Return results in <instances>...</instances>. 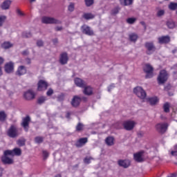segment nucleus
Here are the masks:
<instances>
[{
	"mask_svg": "<svg viewBox=\"0 0 177 177\" xmlns=\"http://www.w3.org/2000/svg\"><path fill=\"white\" fill-rule=\"evenodd\" d=\"M12 155H13V152H12V151H10V150L4 151L3 156L1 157V161L3 164H4L5 165H10L13 164V159L8 157V156H12Z\"/></svg>",
	"mask_w": 177,
	"mask_h": 177,
	"instance_id": "nucleus-1",
	"label": "nucleus"
},
{
	"mask_svg": "<svg viewBox=\"0 0 177 177\" xmlns=\"http://www.w3.org/2000/svg\"><path fill=\"white\" fill-rule=\"evenodd\" d=\"M158 84L159 85H162L168 81V72L165 70H161L157 77Z\"/></svg>",
	"mask_w": 177,
	"mask_h": 177,
	"instance_id": "nucleus-2",
	"label": "nucleus"
},
{
	"mask_svg": "<svg viewBox=\"0 0 177 177\" xmlns=\"http://www.w3.org/2000/svg\"><path fill=\"white\" fill-rule=\"evenodd\" d=\"M6 133L9 138L15 139V138H17V136H19V129L16 125L12 124L7 130Z\"/></svg>",
	"mask_w": 177,
	"mask_h": 177,
	"instance_id": "nucleus-3",
	"label": "nucleus"
},
{
	"mask_svg": "<svg viewBox=\"0 0 177 177\" xmlns=\"http://www.w3.org/2000/svg\"><path fill=\"white\" fill-rule=\"evenodd\" d=\"M143 71L145 73V78H153L154 74V68L150 64H146L143 67Z\"/></svg>",
	"mask_w": 177,
	"mask_h": 177,
	"instance_id": "nucleus-4",
	"label": "nucleus"
},
{
	"mask_svg": "<svg viewBox=\"0 0 177 177\" xmlns=\"http://www.w3.org/2000/svg\"><path fill=\"white\" fill-rule=\"evenodd\" d=\"M41 21L44 24H62V21L49 17H43Z\"/></svg>",
	"mask_w": 177,
	"mask_h": 177,
	"instance_id": "nucleus-5",
	"label": "nucleus"
},
{
	"mask_svg": "<svg viewBox=\"0 0 177 177\" xmlns=\"http://www.w3.org/2000/svg\"><path fill=\"white\" fill-rule=\"evenodd\" d=\"M145 47L147 49V55H153V53L156 52V46H154V43H153L152 41L146 42L145 44Z\"/></svg>",
	"mask_w": 177,
	"mask_h": 177,
	"instance_id": "nucleus-6",
	"label": "nucleus"
},
{
	"mask_svg": "<svg viewBox=\"0 0 177 177\" xmlns=\"http://www.w3.org/2000/svg\"><path fill=\"white\" fill-rule=\"evenodd\" d=\"M134 93L138 96V97H140V99H145L147 94L146 91L143 90V88L140 86H137L133 89Z\"/></svg>",
	"mask_w": 177,
	"mask_h": 177,
	"instance_id": "nucleus-7",
	"label": "nucleus"
},
{
	"mask_svg": "<svg viewBox=\"0 0 177 177\" xmlns=\"http://www.w3.org/2000/svg\"><path fill=\"white\" fill-rule=\"evenodd\" d=\"M30 122L31 118H30L29 115H26L25 118L22 119V122L21 123V125L24 128L25 132H28Z\"/></svg>",
	"mask_w": 177,
	"mask_h": 177,
	"instance_id": "nucleus-8",
	"label": "nucleus"
},
{
	"mask_svg": "<svg viewBox=\"0 0 177 177\" xmlns=\"http://www.w3.org/2000/svg\"><path fill=\"white\" fill-rule=\"evenodd\" d=\"M155 128L158 133H165L168 129V123H158Z\"/></svg>",
	"mask_w": 177,
	"mask_h": 177,
	"instance_id": "nucleus-9",
	"label": "nucleus"
},
{
	"mask_svg": "<svg viewBox=\"0 0 177 177\" xmlns=\"http://www.w3.org/2000/svg\"><path fill=\"white\" fill-rule=\"evenodd\" d=\"M48 82H46L45 80H40L37 83V91H39V92L46 91L48 89Z\"/></svg>",
	"mask_w": 177,
	"mask_h": 177,
	"instance_id": "nucleus-10",
	"label": "nucleus"
},
{
	"mask_svg": "<svg viewBox=\"0 0 177 177\" xmlns=\"http://www.w3.org/2000/svg\"><path fill=\"white\" fill-rule=\"evenodd\" d=\"M59 62L62 66L67 64L68 63V54L66 52L62 53L59 55Z\"/></svg>",
	"mask_w": 177,
	"mask_h": 177,
	"instance_id": "nucleus-11",
	"label": "nucleus"
},
{
	"mask_svg": "<svg viewBox=\"0 0 177 177\" xmlns=\"http://www.w3.org/2000/svg\"><path fill=\"white\" fill-rule=\"evenodd\" d=\"M81 30L83 34H85V35L92 36L95 35L91 27L86 24L82 26Z\"/></svg>",
	"mask_w": 177,
	"mask_h": 177,
	"instance_id": "nucleus-12",
	"label": "nucleus"
},
{
	"mask_svg": "<svg viewBox=\"0 0 177 177\" xmlns=\"http://www.w3.org/2000/svg\"><path fill=\"white\" fill-rule=\"evenodd\" d=\"M136 123L134 121L127 120L124 122L123 127L126 131H132Z\"/></svg>",
	"mask_w": 177,
	"mask_h": 177,
	"instance_id": "nucleus-13",
	"label": "nucleus"
},
{
	"mask_svg": "<svg viewBox=\"0 0 177 177\" xmlns=\"http://www.w3.org/2000/svg\"><path fill=\"white\" fill-rule=\"evenodd\" d=\"M24 97L26 100H32L33 99H35V93H34L32 90H28L24 93Z\"/></svg>",
	"mask_w": 177,
	"mask_h": 177,
	"instance_id": "nucleus-14",
	"label": "nucleus"
},
{
	"mask_svg": "<svg viewBox=\"0 0 177 177\" xmlns=\"http://www.w3.org/2000/svg\"><path fill=\"white\" fill-rule=\"evenodd\" d=\"M118 165L122 168H129L131 166V160L128 159L118 160Z\"/></svg>",
	"mask_w": 177,
	"mask_h": 177,
	"instance_id": "nucleus-15",
	"label": "nucleus"
},
{
	"mask_svg": "<svg viewBox=\"0 0 177 177\" xmlns=\"http://www.w3.org/2000/svg\"><path fill=\"white\" fill-rule=\"evenodd\" d=\"M4 69L6 73L10 74V73H13L15 70V64L12 62H8L5 64Z\"/></svg>",
	"mask_w": 177,
	"mask_h": 177,
	"instance_id": "nucleus-16",
	"label": "nucleus"
},
{
	"mask_svg": "<svg viewBox=\"0 0 177 177\" xmlns=\"http://www.w3.org/2000/svg\"><path fill=\"white\" fill-rule=\"evenodd\" d=\"M71 104L73 106V107H78V106L81 104V97L74 95L71 100Z\"/></svg>",
	"mask_w": 177,
	"mask_h": 177,
	"instance_id": "nucleus-17",
	"label": "nucleus"
},
{
	"mask_svg": "<svg viewBox=\"0 0 177 177\" xmlns=\"http://www.w3.org/2000/svg\"><path fill=\"white\" fill-rule=\"evenodd\" d=\"M74 82L76 86H78L79 88H85V86H86V82L82 80V79L81 78H79V77L75 78Z\"/></svg>",
	"mask_w": 177,
	"mask_h": 177,
	"instance_id": "nucleus-18",
	"label": "nucleus"
},
{
	"mask_svg": "<svg viewBox=\"0 0 177 177\" xmlns=\"http://www.w3.org/2000/svg\"><path fill=\"white\" fill-rule=\"evenodd\" d=\"M83 88V93L86 96H92L93 95V88L92 86L86 85Z\"/></svg>",
	"mask_w": 177,
	"mask_h": 177,
	"instance_id": "nucleus-19",
	"label": "nucleus"
},
{
	"mask_svg": "<svg viewBox=\"0 0 177 177\" xmlns=\"http://www.w3.org/2000/svg\"><path fill=\"white\" fill-rule=\"evenodd\" d=\"M143 154H145V151H140L136 153L133 154L134 160L137 162H143Z\"/></svg>",
	"mask_w": 177,
	"mask_h": 177,
	"instance_id": "nucleus-20",
	"label": "nucleus"
},
{
	"mask_svg": "<svg viewBox=\"0 0 177 177\" xmlns=\"http://www.w3.org/2000/svg\"><path fill=\"white\" fill-rule=\"evenodd\" d=\"M88 143V138H80L76 143L75 144V146L76 147H82V146H85Z\"/></svg>",
	"mask_w": 177,
	"mask_h": 177,
	"instance_id": "nucleus-21",
	"label": "nucleus"
},
{
	"mask_svg": "<svg viewBox=\"0 0 177 177\" xmlns=\"http://www.w3.org/2000/svg\"><path fill=\"white\" fill-rule=\"evenodd\" d=\"M158 41L159 44H169L171 42V37L168 35L166 36H162L158 37Z\"/></svg>",
	"mask_w": 177,
	"mask_h": 177,
	"instance_id": "nucleus-22",
	"label": "nucleus"
},
{
	"mask_svg": "<svg viewBox=\"0 0 177 177\" xmlns=\"http://www.w3.org/2000/svg\"><path fill=\"white\" fill-rule=\"evenodd\" d=\"M27 73V69L24 66H20L18 67L16 71V75H19V77H21V75H24V74Z\"/></svg>",
	"mask_w": 177,
	"mask_h": 177,
	"instance_id": "nucleus-23",
	"label": "nucleus"
},
{
	"mask_svg": "<svg viewBox=\"0 0 177 177\" xmlns=\"http://www.w3.org/2000/svg\"><path fill=\"white\" fill-rule=\"evenodd\" d=\"M11 3H12V1L10 0H6L1 5V8L3 10H8V9L10 8Z\"/></svg>",
	"mask_w": 177,
	"mask_h": 177,
	"instance_id": "nucleus-24",
	"label": "nucleus"
},
{
	"mask_svg": "<svg viewBox=\"0 0 177 177\" xmlns=\"http://www.w3.org/2000/svg\"><path fill=\"white\" fill-rule=\"evenodd\" d=\"M105 143L107 146H114V138L109 136L105 139Z\"/></svg>",
	"mask_w": 177,
	"mask_h": 177,
	"instance_id": "nucleus-25",
	"label": "nucleus"
},
{
	"mask_svg": "<svg viewBox=\"0 0 177 177\" xmlns=\"http://www.w3.org/2000/svg\"><path fill=\"white\" fill-rule=\"evenodd\" d=\"M10 151L12 153V155H11L12 157L15 156H21V149L20 148H15L12 150H10Z\"/></svg>",
	"mask_w": 177,
	"mask_h": 177,
	"instance_id": "nucleus-26",
	"label": "nucleus"
},
{
	"mask_svg": "<svg viewBox=\"0 0 177 177\" xmlns=\"http://www.w3.org/2000/svg\"><path fill=\"white\" fill-rule=\"evenodd\" d=\"M148 102L150 103L151 106H154L155 104H157L158 103L159 100L157 97H153L148 99Z\"/></svg>",
	"mask_w": 177,
	"mask_h": 177,
	"instance_id": "nucleus-27",
	"label": "nucleus"
},
{
	"mask_svg": "<svg viewBox=\"0 0 177 177\" xmlns=\"http://www.w3.org/2000/svg\"><path fill=\"white\" fill-rule=\"evenodd\" d=\"M129 40L131 42H136L138 41V38H139V36L136 33H131L129 35Z\"/></svg>",
	"mask_w": 177,
	"mask_h": 177,
	"instance_id": "nucleus-28",
	"label": "nucleus"
},
{
	"mask_svg": "<svg viewBox=\"0 0 177 177\" xmlns=\"http://www.w3.org/2000/svg\"><path fill=\"white\" fill-rule=\"evenodd\" d=\"M12 46H13V44L10 43V41H4L1 44V48H3V49H9L12 48Z\"/></svg>",
	"mask_w": 177,
	"mask_h": 177,
	"instance_id": "nucleus-29",
	"label": "nucleus"
},
{
	"mask_svg": "<svg viewBox=\"0 0 177 177\" xmlns=\"http://www.w3.org/2000/svg\"><path fill=\"white\" fill-rule=\"evenodd\" d=\"M83 17L86 20H92V19H95V15L92 13H84Z\"/></svg>",
	"mask_w": 177,
	"mask_h": 177,
	"instance_id": "nucleus-30",
	"label": "nucleus"
},
{
	"mask_svg": "<svg viewBox=\"0 0 177 177\" xmlns=\"http://www.w3.org/2000/svg\"><path fill=\"white\" fill-rule=\"evenodd\" d=\"M166 24L168 28H170V29L175 28V27H176V24H175V21L172 20L167 21Z\"/></svg>",
	"mask_w": 177,
	"mask_h": 177,
	"instance_id": "nucleus-31",
	"label": "nucleus"
},
{
	"mask_svg": "<svg viewBox=\"0 0 177 177\" xmlns=\"http://www.w3.org/2000/svg\"><path fill=\"white\" fill-rule=\"evenodd\" d=\"M46 100H48L46 97H45V96H40L37 99V104H39L41 106V104H44V103H45Z\"/></svg>",
	"mask_w": 177,
	"mask_h": 177,
	"instance_id": "nucleus-32",
	"label": "nucleus"
},
{
	"mask_svg": "<svg viewBox=\"0 0 177 177\" xmlns=\"http://www.w3.org/2000/svg\"><path fill=\"white\" fill-rule=\"evenodd\" d=\"M171 107V104L169 102H165L163 104V110L165 113H169V108Z\"/></svg>",
	"mask_w": 177,
	"mask_h": 177,
	"instance_id": "nucleus-33",
	"label": "nucleus"
},
{
	"mask_svg": "<svg viewBox=\"0 0 177 177\" xmlns=\"http://www.w3.org/2000/svg\"><path fill=\"white\" fill-rule=\"evenodd\" d=\"M17 145L19 146V147H22V146H26V139L22 138L19 139L17 141Z\"/></svg>",
	"mask_w": 177,
	"mask_h": 177,
	"instance_id": "nucleus-34",
	"label": "nucleus"
},
{
	"mask_svg": "<svg viewBox=\"0 0 177 177\" xmlns=\"http://www.w3.org/2000/svg\"><path fill=\"white\" fill-rule=\"evenodd\" d=\"M169 9L170 10H176V9H177V3L171 2L169 5Z\"/></svg>",
	"mask_w": 177,
	"mask_h": 177,
	"instance_id": "nucleus-35",
	"label": "nucleus"
},
{
	"mask_svg": "<svg viewBox=\"0 0 177 177\" xmlns=\"http://www.w3.org/2000/svg\"><path fill=\"white\" fill-rule=\"evenodd\" d=\"M84 130V124L79 122L76 126V131L81 132V131Z\"/></svg>",
	"mask_w": 177,
	"mask_h": 177,
	"instance_id": "nucleus-36",
	"label": "nucleus"
},
{
	"mask_svg": "<svg viewBox=\"0 0 177 177\" xmlns=\"http://www.w3.org/2000/svg\"><path fill=\"white\" fill-rule=\"evenodd\" d=\"M35 142L37 144H41L42 142H44V138L41 136H37L35 138Z\"/></svg>",
	"mask_w": 177,
	"mask_h": 177,
	"instance_id": "nucleus-37",
	"label": "nucleus"
},
{
	"mask_svg": "<svg viewBox=\"0 0 177 177\" xmlns=\"http://www.w3.org/2000/svg\"><path fill=\"white\" fill-rule=\"evenodd\" d=\"M6 120V113L5 111H0V121H5Z\"/></svg>",
	"mask_w": 177,
	"mask_h": 177,
	"instance_id": "nucleus-38",
	"label": "nucleus"
},
{
	"mask_svg": "<svg viewBox=\"0 0 177 177\" xmlns=\"http://www.w3.org/2000/svg\"><path fill=\"white\" fill-rule=\"evenodd\" d=\"M32 35L30 32H24L22 33L23 38H31Z\"/></svg>",
	"mask_w": 177,
	"mask_h": 177,
	"instance_id": "nucleus-39",
	"label": "nucleus"
},
{
	"mask_svg": "<svg viewBox=\"0 0 177 177\" xmlns=\"http://www.w3.org/2000/svg\"><path fill=\"white\" fill-rule=\"evenodd\" d=\"M119 12H120V8L116 7L111 10V15L113 16H115V15H118Z\"/></svg>",
	"mask_w": 177,
	"mask_h": 177,
	"instance_id": "nucleus-40",
	"label": "nucleus"
},
{
	"mask_svg": "<svg viewBox=\"0 0 177 177\" xmlns=\"http://www.w3.org/2000/svg\"><path fill=\"white\" fill-rule=\"evenodd\" d=\"M84 2L86 3V6H87L88 8H89V6H92V5H93L94 3L93 0H84Z\"/></svg>",
	"mask_w": 177,
	"mask_h": 177,
	"instance_id": "nucleus-41",
	"label": "nucleus"
},
{
	"mask_svg": "<svg viewBox=\"0 0 177 177\" xmlns=\"http://www.w3.org/2000/svg\"><path fill=\"white\" fill-rule=\"evenodd\" d=\"M42 154H43L44 160H46L48 158V157H49V152H48V151H46V150H43Z\"/></svg>",
	"mask_w": 177,
	"mask_h": 177,
	"instance_id": "nucleus-42",
	"label": "nucleus"
},
{
	"mask_svg": "<svg viewBox=\"0 0 177 177\" xmlns=\"http://www.w3.org/2000/svg\"><path fill=\"white\" fill-rule=\"evenodd\" d=\"M133 3V0H124V6H129Z\"/></svg>",
	"mask_w": 177,
	"mask_h": 177,
	"instance_id": "nucleus-43",
	"label": "nucleus"
},
{
	"mask_svg": "<svg viewBox=\"0 0 177 177\" xmlns=\"http://www.w3.org/2000/svg\"><path fill=\"white\" fill-rule=\"evenodd\" d=\"M135 21H136V18H128L127 19V23H128V24H133Z\"/></svg>",
	"mask_w": 177,
	"mask_h": 177,
	"instance_id": "nucleus-44",
	"label": "nucleus"
},
{
	"mask_svg": "<svg viewBox=\"0 0 177 177\" xmlns=\"http://www.w3.org/2000/svg\"><path fill=\"white\" fill-rule=\"evenodd\" d=\"M75 9V4L74 3H71L70 5L68 6V10L69 12H74Z\"/></svg>",
	"mask_w": 177,
	"mask_h": 177,
	"instance_id": "nucleus-45",
	"label": "nucleus"
},
{
	"mask_svg": "<svg viewBox=\"0 0 177 177\" xmlns=\"http://www.w3.org/2000/svg\"><path fill=\"white\" fill-rule=\"evenodd\" d=\"M91 160H93L92 157H86L84 159V164H91Z\"/></svg>",
	"mask_w": 177,
	"mask_h": 177,
	"instance_id": "nucleus-46",
	"label": "nucleus"
},
{
	"mask_svg": "<svg viewBox=\"0 0 177 177\" xmlns=\"http://www.w3.org/2000/svg\"><path fill=\"white\" fill-rule=\"evenodd\" d=\"M5 20H6V17L5 16L0 17V27H2V26H3V23H5Z\"/></svg>",
	"mask_w": 177,
	"mask_h": 177,
	"instance_id": "nucleus-47",
	"label": "nucleus"
},
{
	"mask_svg": "<svg viewBox=\"0 0 177 177\" xmlns=\"http://www.w3.org/2000/svg\"><path fill=\"white\" fill-rule=\"evenodd\" d=\"M58 102H63V100H64V94H61L57 96V97Z\"/></svg>",
	"mask_w": 177,
	"mask_h": 177,
	"instance_id": "nucleus-48",
	"label": "nucleus"
},
{
	"mask_svg": "<svg viewBox=\"0 0 177 177\" xmlns=\"http://www.w3.org/2000/svg\"><path fill=\"white\" fill-rule=\"evenodd\" d=\"M165 13V11H164V10H160L158 11L157 16L158 17H161V16H164Z\"/></svg>",
	"mask_w": 177,
	"mask_h": 177,
	"instance_id": "nucleus-49",
	"label": "nucleus"
},
{
	"mask_svg": "<svg viewBox=\"0 0 177 177\" xmlns=\"http://www.w3.org/2000/svg\"><path fill=\"white\" fill-rule=\"evenodd\" d=\"M54 93L53 89L49 88L48 91L46 92V95L48 96H52V95Z\"/></svg>",
	"mask_w": 177,
	"mask_h": 177,
	"instance_id": "nucleus-50",
	"label": "nucleus"
},
{
	"mask_svg": "<svg viewBox=\"0 0 177 177\" xmlns=\"http://www.w3.org/2000/svg\"><path fill=\"white\" fill-rule=\"evenodd\" d=\"M37 46H44V41L42 40H38L37 41Z\"/></svg>",
	"mask_w": 177,
	"mask_h": 177,
	"instance_id": "nucleus-51",
	"label": "nucleus"
},
{
	"mask_svg": "<svg viewBox=\"0 0 177 177\" xmlns=\"http://www.w3.org/2000/svg\"><path fill=\"white\" fill-rule=\"evenodd\" d=\"M81 98V102H88V97H85V96H83Z\"/></svg>",
	"mask_w": 177,
	"mask_h": 177,
	"instance_id": "nucleus-52",
	"label": "nucleus"
},
{
	"mask_svg": "<svg viewBox=\"0 0 177 177\" xmlns=\"http://www.w3.org/2000/svg\"><path fill=\"white\" fill-rule=\"evenodd\" d=\"M17 13L19 15V16H24V14L23 12H21V10H20V9H17Z\"/></svg>",
	"mask_w": 177,
	"mask_h": 177,
	"instance_id": "nucleus-53",
	"label": "nucleus"
},
{
	"mask_svg": "<svg viewBox=\"0 0 177 177\" xmlns=\"http://www.w3.org/2000/svg\"><path fill=\"white\" fill-rule=\"evenodd\" d=\"M63 30V27L62 26H57L55 28V31H62Z\"/></svg>",
	"mask_w": 177,
	"mask_h": 177,
	"instance_id": "nucleus-54",
	"label": "nucleus"
},
{
	"mask_svg": "<svg viewBox=\"0 0 177 177\" xmlns=\"http://www.w3.org/2000/svg\"><path fill=\"white\" fill-rule=\"evenodd\" d=\"M22 55H23L24 56H27V55H28V50H24V51L22 52Z\"/></svg>",
	"mask_w": 177,
	"mask_h": 177,
	"instance_id": "nucleus-55",
	"label": "nucleus"
},
{
	"mask_svg": "<svg viewBox=\"0 0 177 177\" xmlns=\"http://www.w3.org/2000/svg\"><path fill=\"white\" fill-rule=\"evenodd\" d=\"M5 62V59L2 58V57H0V67L3 64V62Z\"/></svg>",
	"mask_w": 177,
	"mask_h": 177,
	"instance_id": "nucleus-56",
	"label": "nucleus"
},
{
	"mask_svg": "<svg viewBox=\"0 0 177 177\" xmlns=\"http://www.w3.org/2000/svg\"><path fill=\"white\" fill-rule=\"evenodd\" d=\"M171 156H177V151H171Z\"/></svg>",
	"mask_w": 177,
	"mask_h": 177,
	"instance_id": "nucleus-57",
	"label": "nucleus"
},
{
	"mask_svg": "<svg viewBox=\"0 0 177 177\" xmlns=\"http://www.w3.org/2000/svg\"><path fill=\"white\" fill-rule=\"evenodd\" d=\"M26 62L28 64H31V59L30 58H26Z\"/></svg>",
	"mask_w": 177,
	"mask_h": 177,
	"instance_id": "nucleus-58",
	"label": "nucleus"
},
{
	"mask_svg": "<svg viewBox=\"0 0 177 177\" xmlns=\"http://www.w3.org/2000/svg\"><path fill=\"white\" fill-rule=\"evenodd\" d=\"M140 24H141L142 26H143V27L145 28V30H146V28H147L146 23H145V21H141V22H140Z\"/></svg>",
	"mask_w": 177,
	"mask_h": 177,
	"instance_id": "nucleus-59",
	"label": "nucleus"
},
{
	"mask_svg": "<svg viewBox=\"0 0 177 177\" xmlns=\"http://www.w3.org/2000/svg\"><path fill=\"white\" fill-rule=\"evenodd\" d=\"M3 172V169L2 167H0V177L2 176Z\"/></svg>",
	"mask_w": 177,
	"mask_h": 177,
	"instance_id": "nucleus-60",
	"label": "nucleus"
},
{
	"mask_svg": "<svg viewBox=\"0 0 177 177\" xmlns=\"http://www.w3.org/2000/svg\"><path fill=\"white\" fill-rule=\"evenodd\" d=\"M71 115V113L70 112H67V113H66V118H70Z\"/></svg>",
	"mask_w": 177,
	"mask_h": 177,
	"instance_id": "nucleus-61",
	"label": "nucleus"
},
{
	"mask_svg": "<svg viewBox=\"0 0 177 177\" xmlns=\"http://www.w3.org/2000/svg\"><path fill=\"white\" fill-rule=\"evenodd\" d=\"M138 136H143V132L140 131V132H138Z\"/></svg>",
	"mask_w": 177,
	"mask_h": 177,
	"instance_id": "nucleus-62",
	"label": "nucleus"
},
{
	"mask_svg": "<svg viewBox=\"0 0 177 177\" xmlns=\"http://www.w3.org/2000/svg\"><path fill=\"white\" fill-rule=\"evenodd\" d=\"M53 44H57V39H54L53 40Z\"/></svg>",
	"mask_w": 177,
	"mask_h": 177,
	"instance_id": "nucleus-63",
	"label": "nucleus"
},
{
	"mask_svg": "<svg viewBox=\"0 0 177 177\" xmlns=\"http://www.w3.org/2000/svg\"><path fill=\"white\" fill-rule=\"evenodd\" d=\"M165 89H171V86L169 85L165 88Z\"/></svg>",
	"mask_w": 177,
	"mask_h": 177,
	"instance_id": "nucleus-64",
	"label": "nucleus"
}]
</instances>
